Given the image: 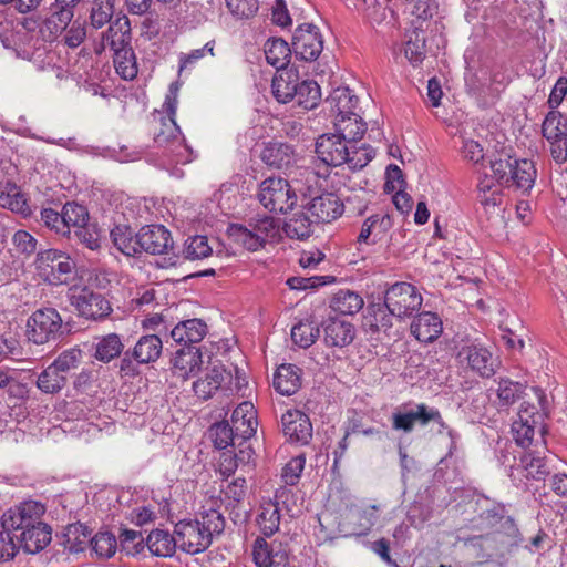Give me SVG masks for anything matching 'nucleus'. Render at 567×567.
<instances>
[{
	"label": "nucleus",
	"mask_w": 567,
	"mask_h": 567,
	"mask_svg": "<svg viewBox=\"0 0 567 567\" xmlns=\"http://www.w3.org/2000/svg\"><path fill=\"white\" fill-rule=\"evenodd\" d=\"M219 501H212V505L203 506L199 517L192 520H181L175 525L177 547L190 555L205 551L212 544L214 535H219L225 528L221 513L214 507Z\"/></svg>",
	"instance_id": "nucleus-1"
},
{
	"label": "nucleus",
	"mask_w": 567,
	"mask_h": 567,
	"mask_svg": "<svg viewBox=\"0 0 567 567\" xmlns=\"http://www.w3.org/2000/svg\"><path fill=\"white\" fill-rule=\"evenodd\" d=\"M63 321L54 308L34 311L27 322V337L34 344L55 342L63 334Z\"/></svg>",
	"instance_id": "nucleus-2"
},
{
	"label": "nucleus",
	"mask_w": 567,
	"mask_h": 567,
	"mask_svg": "<svg viewBox=\"0 0 567 567\" xmlns=\"http://www.w3.org/2000/svg\"><path fill=\"white\" fill-rule=\"evenodd\" d=\"M34 264L38 275L50 285L68 284L75 268L70 256L58 249L39 251Z\"/></svg>",
	"instance_id": "nucleus-3"
},
{
	"label": "nucleus",
	"mask_w": 567,
	"mask_h": 567,
	"mask_svg": "<svg viewBox=\"0 0 567 567\" xmlns=\"http://www.w3.org/2000/svg\"><path fill=\"white\" fill-rule=\"evenodd\" d=\"M257 198L269 212L281 214L292 209L297 200L291 186L281 177L265 179L259 186Z\"/></svg>",
	"instance_id": "nucleus-4"
},
{
	"label": "nucleus",
	"mask_w": 567,
	"mask_h": 567,
	"mask_svg": "<svg viewBox=\"0 0 567 567\" xmlns=\"http://www.w3.org/2000/svg\"><path fill=\"white\" fill-rule=\"evenodd\" d=\"M423 302L416 287L405 282H395L384 292V306L395 317L402 319L417 311Z\"/></svg>",
	"instance_id": "nucleus-5"
},
{
	"label": "nucleus",
	"mask_w": 567,
	"mask_h": 567,
	"mask_svg": "<svg viewBox=\"0 0 567 567\" xmlns=\"http://www.w3.org/2000/svg\"><path fill=\"white\" fill-rule=\"evenodd\" d=\"M45 507L42 503L35 501H27L6 511L1 517L3 529L19 532L31 529L43 523L42 516Z\"/></svg>",
	"instance_id": "nucleus-6"
},
{
	"label": "nucleus",
	"mask_w": 567,
	"mask_h": 567,
	"mask_svg": "<svg viewBox=\"0 0 567 567\" xmlns=\"http://www.w3.org/2000/svg\"><path fill=\"white\" fill-rule=\"evenodd\" d=\"M542 134L550 145L555 163L567 161V118L558 111H549L542 124Z\"/></svg>",
	"instance_id": "nucleus-7"
},
{
	"label": "nucleus",
	"mask_w": 567,
	"mask_h": 567,
	"mask_svg": "<svg viewBox=\"0 0 567 567\" xmlns=\"http://www.w3.org/2000/svg\"><path fill=\"white\" fill-rule=\"evenodd\" d=\"M377 511L378 507L374 505L362 507L351 504L347 506L341 514L339 532L346 537L367 535L378 518Z\"/></svg>",
	"instance_id": "nucleus-8"
},
{
	"label": "nucleus",
	"mask_w": 567,
	"mask_h": 567,
	"mask_svg": "<svg viewBox=\"0 0 567 567\" xmlns=\"http://www.w3.org/2000/svg\"><path fill=\"white\" fill-rule=\"evenodd\" d=\"M70 300L79 315L86 319L101 320L112 312L109 300L86 287L72 290Z\"/></svg>",
	"instance_id": "nucleus-9"
},
{
	"label": "nucleus",
	"mask_w": 567,
	"mask_h": 567,
	"mask_svg": "<svg viewBox=\"0 0 567 567\" xmlns=\"http://www.w3.org/2000/svg\"><path fill=\"white\" fill-rule=\"evenodd\" d=\"M292 50L300 60L316 61L323 50V39L319 28L312 23L300 24L292 37Z\"/></svg>",
	"instance_id": "nucleus-10"
},
{
	"label": "nucleus",
	"mask_w": 567,
	"mask_h": 567,
	"mask_svg": "<svg viewBox=\"0 0 567 567\" xmlns=\"http://www.w3.org/2000/svg\"><path fill=\"white\" fill-rule=\"evenodd\" d=\"M530 410H534V405L524 402L520 405L518 412V420L514 421L512 425V432L515 442L517 443V445L524 449L529 447L532 445L534 441V435L536 433V427L542 443H545V427L542 424L543 421L536 419L534 411Z\"/></svg>",
	"instance_id": "nucleus-11"
},
{
	"label": "nucleus",
	"mask_w": 567,
	"mask_h": 567,
	"mask_svg": "<svg viewBox=\"0 0 567 567\" xmlns=\"http://www.w3.org/2000/svg\"><path fill=\"white\" fill-rule=\"evenodd\" d=\"M302 208L319 224L331 223L344 212L343 202L334 193L324 192L302 205Z\"/></svg>",
	"instance_id": "nucleus-12"
},
{
	"label": "nucleus",
	"mask_w": 567,
	"mask_h": 567,
	"mask_svg": "<svg viewBox=\"0 0 567 567\" xmlns=\"http://www.w3.org/2000/svg\"><path fill=\"white\" fill-rule=\"evenodd\" d=\"M106 27L101 33L100 42L94 47L96 54H101L107 47L115 51L131 44V21L127 16L118 14Z\"/></svg>",
	"instance_id": "nucleus-13"
},
{
	"label": "nucleus",
	"mask_w": 567,
	"mask_h": 567,
	"mask_svg": "<svg viewBox=\"0 0 567 567\" xmlns=\"http://www.w3.org/2000/svg\"><path fill=\"white\" fill-rule=\"evenodd\" d=\"M350 144L336 133L322 134L317 138L316 154L328 166H341L349 159Z\"/></svg>",
	"instance_id": "nucleus-14"
},
{
	"label": "nucleus",
	"mask_w": 567,
	"mask_h": 567,
	"mask_svg": "<svg viewBox=\"0 0 567 567\" xmlns=\"http://www.w3.org/2000/svg\"><path fill=\"white\" fill-rule=\"evenodd\" d=\"M282 432L289 443L308 445L312 439V423L300 410H288L281 416Z\"/></svg>",
	"instance_id": "nucleus-15"
},
{
	"label": "nucleus",
	"mask_w": 567,
	"mask_h": 567,
	"mask_svg": "<svg viewBox=\"0 0 567 567\" xmlns=\"http://www.w3.org/2000/svg\"><path fill=\"white\" fill-rule=\"evenodd\" d=\"M151 131L158 147H183L181 130L176 124L175 114H165L161 111L152 113Z\"/></svg>",
	"instance_id": "nucleus-16"
},
{
	"label": "nucleus",
	"mask_w": 567,
	"mask_h": 567,
	"mask_svg": "<svg viewBox=\"0 0 567 567\" xmlns=\"http://www.w3.org/2000/svg\"><path fill=\"white\" fill-rule=\"evenodd\" d=\"M323 341L330 348H344L351 344L357 330L352 322L338 317H328L321 324Z\"/></svg>",
	"instance_id": "nucleus-17"
},
{
	"label": "nucleus",
	"mask_w": 567,
	"mask_h": 567,
	"mask_svg": "<svg viewBox=\"0 0 567 567\" xmlns=\"http://www.w3.org/2000/svg\"><path fill=\"white\" fill-rule=\"evenodd\" d=\"M140 254L164 255L173 248L171 233L162 225H147L140 229Z\"/></svg>",
	"instance_id": "nucleus-18"
},
{
	"label": "nucleus",
	"mask_w": 567,
	"mask_h": 567,
	"mask_svg": "<svg viewBox=\"0 0 567 567\" xmlns=\"http://www.w3.org/2000/svg\"><path fill=\"white\" fill-rule=\"evenodd\" d=\"M163 350V342L156 334H146L138 339L132 351H126L121 361V371H126L133 358L140 364L155 362Z\"/></svg>",
	"instance_id": "nucleus-19"
},
{
	"label": "nucleus",
	"mask_w": 567,
	"mask_h": 567,
	"mask_svg": "<svg viewBox=\"0 0 567 567\" xmlns=\"http://www.w3.org/2000/svg\"><path fill=\"white\" fill-rule=\"evenodd\" d=\"M259 157L264 164L276 169H287L296 163L293 147L278 141L262 143Z\"/></svg>",
	"instance_id": "nucleus-20"
},
{
	"label": "nucleus",
	"mask_w": 567,
	"mask_h": 567,
	"mask_svg": "<svg viewBox=\"0 0 567 567\" xmlns=\"http://www.w3.org/2000/svg\"><path fill=\"white\" fill-rule=\"evenodd\" d=\"M18 544L25 554H38L42 551L52 540V527L43 523L31 529L22 530L14 535Z\"/></svg>",
	"instance_id": "nucleus-21"
},
{
	"label": "nucleus",
	"mask_w": 567,
	"mask_h": 567,
	"mask_svg": "<svg viewBox=\"0 0 567 567\" xmlns=\"http://www.w3.org/2000/svg\"><path fill=\"white\" fill-rule=\"evenodd\" d=\"M410 330L420 342L431 343L441 336L443 323L437 313L423 311L413 319Z\"/></svg>",
	"instance_id": "nucleus-22"
},
{
	"label": "nucleus",
	"mask_w": 567,
	"mask_h": 567,
	"mask_svg": "<svg viewBox=\"0 0 567 567\" xmlns=\"http://www.w3.org/2000/svg\"><path fill=\"white\" fill-rule=\"evenodd\" d=\"M467 361L468 367L482 378H491L495 373L492 353L481 344H468L458 354Z\"/></svg>",
	"instance_id": "nucleus-23"
},
{
	"label": "nucleus",
	"mask_w": 567,
	"mask_h": 567,
	"mask_svg": "<svg viewBox=\"0 0 567 567\" xmlns=\"http://www.w3.org/2000/svg\"><path fill=\"white\" fill-rule=\"evenodd\" d=\"M174 373L183 379L197 372L203 363L202 352L196 346H183L172 359Z\"/></svg>",
	"instance_id": "nucleus-24"
},
{
	"label": "nucleus",
	"mask_w": 567,
	"mask_h": 567,
	"mask_svg": "<svg viewBox=\"0 0 567 567\" xmlns=\"http://www.w3.org/2000/svg\"><path fill=\"white\" fill-rule=\"evenodd\" d=\"M302 370L296 364H280L274 375V388L282 395L290 396L301 386Z\"/></svg>",
	"instance_id": "nucleus-25"
},
{
	"label": "nucleus",
	"mask_w": 567,
	"mask_h": 567,
	"mask_svg": "<svg viewBox=\"0 0 567 567\" xmlns=\"http://www.w3.org/2000/svg\"><path fill=\"white\" fill-rule=\"evenodd\" d=\"M228 378L229 374L223 367L215 365L193 383V391L197 398L206 401L221 389Z\"/></svg>",
	"instance_id": "nucleus-26"
},
{
	"label": "nucleus",
	"mask_w": 567,
	"mask_h": 567,
	"mask_svg": "<svg viewBox=\"0 0 567 567\" xmlns=\"http://www.w3.org/2000/svg\"><path fill=\"white\" fill-rule=\"evenodd\" d=\"M85 23L91 30H101L114 19L115 0H90L86 8Z\"/></svg>",
	"instance_id": "nucleus-27"
},
{
	"label": "nucleus",
	"mask_w": 567,
	"mask_h": 567,
	"mask_svg": "<svg viewBox=\"0 0 567 567\" xmlns=\"http://www.w3.org/2000/svg\"><path fill=\"white\" fill-rule=\"evenodd\" d=\"M207 333V324L202 319H188L177 323L171 331V337L176 343L193 346L204 339Z\"/></svg>",
	"instance_id": "nucleus-28"
},
{
	"label": "nucleus",
	"mask_w": 567,
	"mask_h": 567,
	"mask_svg": "<svg viewBox=\"0 0 567 567\" xmlns=\"http://www.w3.org/2000/svg\"><path fill=\"white\" fill-rule=\"evenodd\" d=\"M545 450V447H543ZM519 467L525 472L527 478L543 481L550 473L548 457L545 451H527L519 460Z\"/></svg>",
	"instance_id": "nucleus-29"
},
{
	"label": "nucleus",
	"mask_w": 567,
	"mask_h": 567,
	"mask_svg": "<svg viewBox=\"0 0 567 567\" xmlns=\"http://www.w3.org/2000/svg\"><path fill=\"white\" fill-rule=\"evenodd\" d=\"M536 176L537 171L533 161L515 158L507 187L514 186L517 189L523 190V193H526L533 188Z\"/></svg>",
	"instance_id": "nucleus-30"
},
{
	"label": "nucleus",
	"mask_w": 567,
	"mask_h": 567,
	"mask_svg": "<svg viewBox=\"0 0 567 567\" xmlns=\"http://www.w3.org/2000/svg\"><path fill=\"white\" fill-rule=\"evenodd\" d=\"M327 103L337 120L341 116L355 115L354 109L358 106L359 99L349 87L339 86L327 99Z\"/></svg>",
	"instance_id": "nucleus-31"
},
{
	"label": "nucleus",
	"mask_w": 567,
	"mask_h": 567,
	"mask_svg": "<svg viewBox=\"0 0 567 567\" xmlns=\"http://www.w3.org/2000/svg\"><path fill=\"white\" fill-rule=\"evenodd\" d=\"M113 245L127 257L140 254L138 233L135 234L127 225H115L110 233Z\"/></svg>",
	"instance_id": "nucleus-32"
},
{
	"label": "nucleus",
	"mask_w": 567,
	"mask_h": 567,
	"mask_svg": "<svg viewBox=\"0 0 567 567\" xmlns=\"http://www.w3.org/2000/svg\"><path fill=\"white\" fill-rule=\"evenodd\" d=\"M0 206L23 216L31 214L24 195L21 193L20 188L10 181L0 183Z\"/></svg>",
	"instance_id": "nucleus-33"
},
{
	"label": "nucleus",
	"mask_w": 567,
	"mask_h": 567,
	"mask_svg": "<svg viewBox=\"0 0 567 567\" xmlns=\"http://www.w3.org/2000/svg\"><path fill=\"white\" fill-rule=\"evenodd\" d=\"M404 55L413 66L420 65L426 56L425 33L420 28L405 32Z\"/></svg>",
	"instance_id": "nucleus-34"
},
{
	"label": "nucleus",
	"mask_w": 567,
	"mask_h": 567,
	"mask_svg": "<svg viewBox=\"0 0 567 567\" xmlns=\"http://www.w3.org/2000/svg\"><path fill=\"white\" fill-rule=\"evenodd\" d=\"M363 305V298L358 292L349 289H340L330 300L331 310L342 316H352L359 312Z\"/></svg>",
	"instance_id": "nucleus-35"
},
{
	"label": "nucleus",
	"mask_w": 567,
	"mask_h": 567,
	"mask_svg": "<svg viewBox=\"0 0 567 567\" xmlns=\"http://www.w3.org/2000/svg\"><path fill=\"white\" fill-rule=\"evenodd\" d=\"M293 50L281 38H271L264 44L266 61L277 70L286 68Z\"/></svg>",
	"instance_id": "nucleus-36"
},
{
	"label": "nucleus",
	"mask_w": 567,
	"mask_h": 567,
	"mask_svg": "<svg viewBox=\"0 0 567 567\" xmlns=\"http://www.w3.org/2000/svg\"><path fill=\"white\" fill-rule=\"evenodd\" d=\"M298 75L291 71L275 75L271 80V93L279 103H288L296 97Z\"/></svg>",
	"instance_id": "nucleus-37"
},
{
	"label": "nucleus",
	"mask_w": 567,
	"mask_h": 567,
	"mask_svg": "<svg viewBox=\"0 0 567 567\" xmlns=\"http://www.w3.org/2000/svg\"><path fill=\"white\" fill-rule=\"evenodd\" d=\"M333 124L336 134L349 143H357L363 137L367 131V124L357 113L355 115L337 117Z\"/></svg>",
	"instance_id": "nucleus-38"
},
{
	"label": "nucleus",
	"mask_w": 567,
	"mask_h": 567,
	"mask_svg": "<svg viewBox=\"0 0 567 567\" xmlns=\"http://www.w3.org/2000/svg\"><path fill=\"white\" fill-rule=\"evenodd\" d=\"M496 389V405L498 409H506L518 401L524 393L526 385L522 382L513 381L509 378L499 377Z\"/></svg>",
	"instance_id": "nucleus-39"
},
{
	"label": "nucleus",
	"mask_w": 567,
	"mask_h": 567,
	"mask_svg": "<svg viewBox=\"0 0 567 567\" xmlns=\"http://www.w3.org/2000/svg\"><path fill=\"white\" fill-rule=\"evenodd\" d=\"M146 545L153 555L158 557H169L177 548L175 533L171 535L166 530L154 529L148 534Z\"/></svg>",
	"instance_id": "nucleus-40"
},
{
	"label": "nucleus",
	"mask_w": 567,
	"mask_h": 567,
	"mask_svg": "<svg viewBox=\"0 0 567 567\" xmlns=\"http://www.w3.org/2000/svg\"><path fill=\"white\" fill-rule=\"evenodd\" d=\"M312 220V216L305 209L293 216L285 224V231L290 238L306 239L313 233V225H318Z\"/></svg>",
	"instance_id": "nucleus-41"
},
{
	"label": "nucleus",
	"mask_w": 567,
	"mask_h": 567,
	"mask_svg": "<svg viewBox=\"0 0 567 567\" xmlns=\"http://www.w3.org/2000/svg\"><path fill=\"white\" fill-rule=\"evenodd\" d=\"M113 62L116 72L124 80H133L137 74V65L131 44L113 51Z\"/></svg>",
	"instance_id": "nucleus-42"
},
{
	"label": "nucleus",
	"mask_w": 567,
	"mask_h": 567,
	"mask_svg": "<svg viewBox=\"0 0 567 567\" xmlns=\"http://www.w3.org/2000/svg\"><path fill=\"white\" fill-rule=\"evenodd\" d=\"M279 523L280 514L278 504L272 501L261 504L260 513L257 516V525L261 533L267 537L274 535L279 528Z\"/></svg>",
	"instance_id": "nucleus-43"
},
{
	"label": "nucleus",
	"mask_w": 567,
	"mask_h": 567,
	"mask_svg": "<svg viewBox=\"0 0 567 567\" xmlns=\"http://www.w3.org/2000/svg\"><path fill=\"white\" fill-rule=\"evenodd\" d=\"M51 14L45 20V25L52 34H61L72 23L74 12L56 0L51 4Z\"/></svg>",
	"instance_id": "nucleus-44"
},
{
	"label": "nucleus",
	"mask_w": 567,
	"mask_h": 567,
	"mask_svg": "<svg viewBox=\"0 0 567 567\" xmlns=\"http://www.w3.org/2000/svg\"><path fill=\"white\" fill-rule=\"evenodd\" d=\"M123 343L116 333L102 337L95 346V359L102 362H110L123 351Z\"/></svg>",
	"instance_id": "nucleus-45"
},
{
	"label": "nucleus",
	"mask_w": 567,
	"mask_h": 567,
	"mask_svg": "<svg viewBox=\"0 0 567 567\" xmlns=\"http://www.w3.org/2000/svg\"><path fill=\"white\" fill-rule=\"evenodd\" d=\"M208 437L213 442L214 446L218 450L226 449L230 443L236 445V441L240 440L244 442L246 437L235 435L234 430L227 422H218L213 424L208 430Z\"/></svg>",
	"instance_id": "nucleus-46"
},
{
	"label": "nucleus",
	"mask_w": 567,
	"mask_h": 567,
	"mask_svg": "<svg viewBox=\"0 0 567 567\" xmlns=\"http://www.w3.org/2000/svg\"><path fill=\"white\" fill-rule=\"evenodd\" d=\"M321 99L320 86L315 81H301L298 83L296 90V97L298 105L305 110L315 109Z\"/></svg>",
	"instance_id": "nucleus-47"
},
{
	"label": "nucleus",
	"mask_w": 567,
	"mask_h": 567,
	"mask_svg": "<svg viewBox=\"0 0 567 567\" xmlns=\"http://www.w3.org/2000/svg\"><path fill=\"white\" fill-rule=\"evenodd\" d=\"M68 382V377L60 374L52 367L45 368L38 377L37 386L45 394H55L60 392Z\"/></svg>",
	"instance_id": "nucleus-48"
},
{
	"label": "nucleus",
	"mask_w": 567,
	"mask_h": 567,
	"mask_svg": "<svg viewBox=\"0 0 567 567\" xmlns=\"http://www.w3.org/2000/svg\"><path fill=\"white\" fill-rule=\"evenodd\" d=\"M277 231V225L272 217L259 219L250 229V251L262 247L269 237H274Z\"/></svg>",
	"instance_id": "nucleus-49"
},
{
	"label": "nucleus",
	"mask_w": 567,
	"mask_h": 567,
	"mask_svg": "<svg viewBox=\"0 0 567 567\" xmlns=\"http://www.w3.org/2000/svg\"><path fill=\"white\" fill-rule=\"evenodd\" d=\"M320 329L318 324L312 321L305 320L295 324L291 329V339L295 344L300 348L307 349L312 346L318 339Z\"/></svg>",
	"instance_id": "nucleus-50"
},
{
	"label": "nucleus",
	"mask_w": 567,
	"mask_h": 567,
	"mask_svg": "<svg viewBox=\"0 0 567 567\" xmlns=\"http://www.w3.org/2000/svg\"><path fill=\"white\" fill-rule=\"evenodd\" d=\"M213 249L208 244L206 236H192L188 237L183 246L182 255L188 260H199L207 258L212 255Z\"/></svg>",
	"instance_id": "nucleus-51"
},
{
	"label": "nucleus",
	"mask_w": 567,
	"mask_h": 567,
	"mask_svg": "<svg viewBox=\"0 0 567 567\" xmlns=\"http://www.w3.org/2000/svg\"><path fill=\"white\" fill-rule=\"evenodd\" d=\"M90 544L100 558H111L117 550V539L111 532H99L90 539Z\"/></svg>",
	"instance_id": "nucleus-52"
},
{
	"label": "nucleus",
	"mask_w": 567,
	"mask_h": 567,
	"mask_svg": "<svg viewBox=\"0 0 567 567\" xmlns=\"http://www.w3.org/2000/svg\"><path fill=\"white\" fill-rule=\"evenodd\" d=\"M64 547L70 553H80L84 550V545L90 542L91 533L81 524L70 525L64 534Z\"/></svg>",
	"instance_id": "nucleus-53"
},
{
	"label": "nucleus",
	"mask_w": 567,
	"mask_h": 567,
	"mask_svg": "<svg viewBox=\"0 0 567 567\" xmlns=\"http://www.w3.org/2000/svg\"><path fill=\"white\" fill-rule=\"evenodd\" d=\"M349 159L344 164L351 171H359L365 167L374 157L375 152L369 144H362L360 147L355 146V143H351L349 146Z\"/></svg>",
	"instance_id": "nucleus-54"
},
{
	"label": "nucleus",
	"mask_w": 567,
	"mask_h": 567,
	"mask_svg": "<svg viewBox=\"0 0 567 567\" xmlns=\"http://www.w3.org/2000/svg\"><path fill=\"white\" fill-rule=\"evenodd\" d=\"M63 223L69 229H76L87 224L89 212L86 207L76 203H66L62 208Z\"/></svg>",
	"instance_id": "nucleus-55"
},
{
	"label": "nucleus",
	"mask_w": 567,
	"mask_h": 567,
	"mask_svg": "<svg viewBox=\"0 0 567 567\" xmlns=\"http://www.w3.org/2000/svg\"><path fill=\"white\" fill-rule=\"evenodd\" d=\"M71 238H74L90 250H97L101 247L100 231L94 224L87 223L81 227H76L73 231L71 230Z\"/></svg>",
	"instance_id": "nucleus-56"
},
{
	"label": "nucleus",
	"mask_w": 567,
	"mask_h": 567,
	"mask_svg": "<svg viewBox=\"0 0 567 567\" xmlns=\"http://www.w3.org/2000/svg\"><path fill=\"white\" fill-rule=\"evenodd\" d=\"M411 415L413 425L419 423L422 426L427 425L430 422L439 424L441 427H445V423L440 411L435 408H430L424 403L415 405V409L408 410Z\"/></svg>",
	"instance_id": "nucleus-57"
},
{
	"label": "nucleus",
	"mask_w": 567,
	"mask_h": 567,
	"mask_svg": "<svg viewBox=\"0 0 567 567\" xmlns=\"http://www.w3.org/2000/svg\"><path fill=\"white\" fill-rule=\"evenodd\" d=\"M515 158L508 154H501L498 158L489 161L492 177L503 186L509 182L511 171L513 169Z\"/></svg>",
	"instance_id": "nucleus-58"
},
{
	"label": "nucleus",
	"mask_w": 567,
	"mask_h": 567,
	"mask_svg": "<svg viewBox=\"0 0 567 567\" xmlns=\"http://www.w3.org/2000/svg\"><path fill=\"white\" fill-rule=\"evenodd\" d=\"M87 28L89 27L85 22H81L79 20L73 21L65 30H63L64 34L62 42L70 49L80 47L86 39Z\"/></svg>",
	"instance_id": "nucleus-59"
},
{
	"label": "nucleus",
	"mask_w": 567,
	"mask_h": 567,
	"mask_svg": "<svg viewBox=\"0 0 567 567\" xmlns=\"http://www.w3.org/2000/svg\"><path fill=\"white\" fill-rule=\"evenodd\" d=\"M41 221L56 234L71 238V230L63 223L62 213H58L52 208H43L40 212Z\"/></svg>",
	"instance_id": "nucleus-60"
},
{
	"label": "nucleus",
	"mask_w": 567,
	"mask_h": 567,
	"mask_svg": "<svg viewBox=\"0 0 567 567\" xmlns=\"http://www.w3.org/2000/svg\"><path fill=\"white\" fill-rule=\"evenodd\" d=\"M368 221L372 224V243L383 240L393 227V218L390 214H374L368 217Z\"/></svg>",
	"instance_id": "nucleus-61"
},
{
	"label": "nucleus",
	"mask_w": 567,
	"mask_h": 567,
	"mask_svg": "<svg viewBox=\"0 0 567 567\" xmlns=\"http://www.w3.org/2000/svg\"><path fill=\"white\" fill-rule=\"evenodd\" d=\"M81 359V350L71 349L62 352L51 364L60 374L66 375L70 370L75 369Z\"/></svg>",
	"instance_id": "nucleus-62"
},
{
	"label": "nucleus",
	"mask_w": 567,
	"mask_h": 567,
	"mask_svg": "<svg viewBox=\"0 0 567 567\" xmlns=\"http://www.w3.org/2000/svg\"><path fill=\"white\" fill-rule=\"evenodd\" d=\"M306 457L303 454H300L296 457H292L282 468V480L287 485L293 486L298 483L303 468H305Z\"/></svg>",
	"instance_id": "nucleus-63"
},
{
	"label": "nucleus",
	"mask_w": 567,
	"mask_h": 567,
	"mask_svg": "<svg viewBox=\"0 0 567 567\" xmlns=\"http://www.w3.org/2000/svg\"><path fill=\"white\" fill-rule=\"evenodd\" d=\"M122 550L128 555L140 553L144 546V537L141 532L124 529L120 535Z\"/></svg>",
	"instance_id": "nucleus-64"
}]
</instances>
